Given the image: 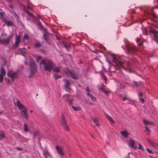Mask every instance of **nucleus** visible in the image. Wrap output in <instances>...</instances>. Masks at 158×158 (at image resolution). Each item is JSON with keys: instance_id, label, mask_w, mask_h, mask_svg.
I'll return each instance as SVG.
<instances>
[{"instance_id": "obj_1", "label": "nucleus", "mask_w": 158, "mask_h": 158, "mask_svg": "<svg viewBox=\"0 0 158 158\" xmlns=\"http://www.w3.org/2000/svg\"><path fill=\"white\" fill-rule=\"evenodd\" d=\"M113 60L115 63L118 69H119L120 68H122L127 72H131L132 67L130 62L127 61L122 62L118 59L116 57H113Z\"/></svg>"}, {"instance_id": "obj_2", "label": "nucleus", "mask_w": 158, "mask_h": 158, "mask_svg": "<svg viewBox=\"0 0 158 158\" xmlns=\"http://www.w3.org/2000/svg\"><path fill=\"white\" fill-rule=\"evenodd\" d=\"M40 66L41 68H44V71L50 72L53 69V63L51 60L44 59L40 63Z\"/></svg>"}, {"instance_id": "obj_3", "label": "nucleus", "mask_w": 158, "mask_h": 158, "mask_svg": "<svg viewBox=\"0 0 158 158\" xmlns=\"http://www.w3.org/2000/svg\"><path fill=\"white\" fill-rule=\"evenodd\" d=\"M17 105L19 109L20 110L21 114L23 117L27 120V119L28 116L27 113V110L25 106L18 100L17 102Z\"/></svg>"}, {"instance_id": "obj_4", "label": "nucleus", "mask_w": 158, "mask_h": 158, "mask_svg": "<svg viewBox=\"0 0 158 158\" xmlns=\"http://www.w3.org/2000/svg\"><path fill=\"white\" fill-rule=\"evenodd\" d=\"M30 66L31 75L29 76V77H31V76H33L36 70V65L34 60H31V61L30 63Z\"/></svg>"}, {"instance_id": "obj_5", "label": "nucleus", "mask_w": 158, "mask_h": 158, "mask_svg": "<svg viewBox=\"0 0 158 158\" xmlns=\"http://www.w3.org/2000/svg\"><path fill=\"white\" fill-rule=\"evenodd\" d=\"M8 78L7 81L8 83L11 84L14 80V77L16 73L11 71H8L7 73Z\"/></svg>"}, {"instance_id": "obj_6", "label": "nucleus", "mask_w": 158, "mask_h": 158, "mask_svg": "<svg viewBox=\"0 0 158 158\" xmlns=\"http://www.w3.org/2000/svg\"><path fill=\"white\" fill-rule=\"evenodd\" d=\"M65 72L67 75L71 77L73 79H76L78 78L77 75L75 73H73L69 70H67Z\"/></svg>"}, {"instance_id": "obj_7", "label": "nucleus", "mask_w": 158, "mask_h": 158, "mask_svg": "<svg viewBox=\"0 0 158 158\" xmlns=\"http://www.w3.org/2000/svg\"><path fill=\"white\" fill-rule=\"evenodd\" d=\"M135 143V140L132 139H130L127 144L129 146L135 149L136 148V147L134 146Z\"/></svg>"}, {"instance_id": "obj_8", "label": "nucleus", "mask_w": 158, "mask_h": 158, "mask_svg": "<svg viewBox=\"0 0 158 158\" xmlns=\"http://www.w3.org/2000/svg\"><path fill=\"white\" fill-rule=\"evenodd\" d=\"M20 42V37L19 36L16 35L15 37V44L13 45V48H15L18 47L19 44Z\"/></svg>"}, {"instance_id": "obj_9", "label": "nucleus", "mask_w": 158, "mask_h": 158, "mask_svg": "<svg viewBox=\"0 0 158 158\" xmlns=\"http://www.w3.org/2000/svg\"><path fill=\"white\" fill-rule=\"evenodd\" d=\"M147 141L150 144V145L155 149H156L158 147V144L155 143L152 140L150 139H147Z\"/></svg>"}, {"instance_id": "obj_10", "label": "nucleus", "mask_w": 158, "mask_h": 158, "mask_svg": "<svg viewBox=\"0 0 158 158\" xmlns=\"http://www.w3.org/2000/svg\"><path fill=\"white\" fill-rule=\"evenodd\" d=\"M127 49L128 52L134 53L136 51L135 48L132 46L129 45L127 46Z\"/></svg>"}, {"instance_id": "obj_11", "label": "nucleus", "mask_w": 158, "mask_h": 158, "mask_svg": "<svg viewBox=\"0 0 158 158\" xmlns=\"http://www.w3.org/2000/svg\"><path fill=\"white\" fill-rule=\"evenodd\" d=\"M43 154L45 158H52L51 154L46 148H45L43 152Z\"/></svg>"}, {"instance_id": "obj_12", "label": "nucleus", "mask_w": 158, "mask_h": 158, "mask_svg": "<svg viewBox=\"0 0 158 158\" xmlns=\"http://www.w3.org/2000/svg\"><path fill=\"white\" fill-rule=\"evenodd\" d=\"M56 148L57 152L59 155L61 156H63L64 155V153L63 152L61 148L60 147L56 146Z\"/></svg>"}, {"instance_id": "obj_13", "label": "nucleus", "mask_w": 158, "mask_h": 158, "mask_svg": "<svg viewBox=\"0 0 158 158\" xmlns=\"http://www.w3.org/2000/svg\"><path fill=\"white\" fill-rule=\"evenodd\" d=\"M4 21L5 23V24L7 26L12 27L13 25V23L10 21L5 19L4 20Z\"/></svg>"}, {"instance_id": "obj_14", "label": "nucleus", "mask_w": 158, "mask_h": 158, "mask_svg": "<svg viewBox=\"0 0 158 158\" xmlns=\"http://www.w3.org/2000/svg\"><path fill=\"white\" fill-rule=\"evenodd\" d=\"M86 94L88 96V98H89L92 101L94 102L96 101V98L93 96L91 94L89 93H87Z\"/></svg>"}, {"instance_id": "obj_15", "label": "nucleus", "mask_w": 158, "mask_h": 158, "mask_svg": "<svg viewBox=\"0 0 158 158\" xmlns=\"http://www.w3.org/2000/svg\"><path fill=\"white\" fill-rule=\"evenodd\" d=\"M10 37H8L5 39H2L1 40V44H6L9 43Z\"/></svg>"}, {"instance_id": "obj_16", "label": "nucleus", "mask_w": 158, "mask_h": 158, "mask_svg": "<svg viewBox=\"0 0 158 158\" xmlns=\"http://www.w3.org/2000/svg\"><path fill=\"white\" fill-rule=\"evenodd\" d=\"M120 133L125 138L127 137L129 135V134L126 130L121 131Z\"/></svg>"}, {"instance_id": "obj_17", "label": "nucleus", "mask_w": 158, "mask_h": 158, "mask_svg": "<svg viewBox=\"0 0 158 158\" xmlns=\"http://www.w3.org/2000/svg\"><path fill=\"white\" fill-rule=\"evenodd\" d=\"M143 122L144 124L146 126H145L148 127V126H151L153 124L152 123L149 122L148 121L145 119H143Z\"/></svg>"}, {"instance_id": "obj_18", "label": "nucleus", "mask_w": 158, "mask_h": 158, "mask_svg": "<svg viewBox=\"0 0 158 158\" xmlns=\"http://www.w3.org/2000/svg\"><path fill=\"white\" fill-rule=\"evenodd\" d=\"M5 74V72L3 69L2 65H1V68L0 69V76L4 77Z\"/></svg>"}, {"instance_id": "obj_19", "label": "nucleus", "mask_w": 158, "mask_h": 158, "mask_svg": "<svg viewBox=\"0 0 158 158\" xmlns=\"http://www.w3.org/2000/svg\"><path fill=\"white\" fill-rule=\"evenodd\" d=\"M72 108L75 111H78L81 110V107L79 106H72Z\"/></svg>"}, {"instance_id": "obj_20", "label": "nucleus", "mask_w": 158, "mask_h": 158, "mask_svg": "<svg viewBox=\"0 0 158 158\" xmlns=\"http://www.w3.org/2000/svg\"><path fill=\"white\" fill-rule=\"evenodd\" d=\"M61 123L63 126L66 124V122L65 118L63 117L62 116L61 117Z\"/></svg>"}, {"instance_id": "obj_21", "label": "nucleus", "mask_w": 158, "mask_h": 158, "mask_svg": "<svg viewBox=\"0 0 158 158\" xmlns=\"http://www.w3.org/2000/svg\"><path fill=\"white\" fill-rule=\"evenodd\" d=\"M145 129L144 131L146 133V134L147 135H149L150 132V130L149 129V127L147 126H145Z\"/></svg>"}, {"instance_id": "obj_22", "label": "nucleus", "mask_w": 158, "mask_h": 158, "mask_svg": "<svg viewBox=\"0 0 158 158\" xmlns=\"http://www.w3.org/2000/svg\"><path fill=\"white\" fill-rule=\"evenodd\" d=\"M139 94L138 95V97L139 98V99H140L142 101L143 103L144 102V100L143 98H142V92H139Z\"/></svg>"}, {"instance_id": "obj_23", "label": "nucleus", "mask_w": 158, "mask_h": 158, "mask_svg": "<svg viewBox=\"0 0 158 158\" xmlns=\"http://www.w3.org/2000/svg\"><path fill=\"white\" fill-rule=\"evenodd\" d=\"M100 89L103 91V92L106 95H108L109 94V91L108 90H106L105 89L103 88H101Z\"/></svg>"}, {"instance_id": "obj_24", "label": "nucleus", "mask_w": 158, "mask_h": 158, "mask_svg": "<svg viewBox=\"0 0 158 158\" xmlns=\"http://www.w3.org/2000/svg\"><path fill=\"white\" fill-rule=\"evenodd\" d=\"M92 120L93 121L94 123L96 124L97 126H99V124L98 123V121L97 119L96 118H92Z\"/></svg>"}, {"instance_id": "obj_25", "label": "nucleus", "mask_w": 158, "mask_h": 158, "mask_svg": "<svg viewBox=\"0 0 158 158\" xmlns=\"http://www.w3.org/2000/svg\"><path fill=\"white\" fill-rule=\"evenodd\" d=\"M41 46V44L39 43H37L35 44H34V47L36 48H39Z\"/></svg>"}, {"instance_id": "obj_26", "label": "nucleus", "mask_w": 158, "mask_h": 158, "mask_svg": "<svg viewBox=\"0 0 158 158\" xmlns=\"http://www.w3.org/2000/svg\"><path fill=\"white\" fill-rule=\"evenodd\" d=\"M52 69L54 72L56 73H58L60 72L59 68L58 67L53 68Z\"/></svg>"}, {"instance_id": "obj_27", "label": "nucleus", "mask_w": 158, "mask_h": 158, "mask_svg": "<svg viewBox=\"0 0 158 158\" xmlns=\"http://www.w3.org/2000/svg\"><path fill=\"white\" fill-rule=\"evenodd\" d=\"M23 130L25 131H28V127L25 123H24V124Z\"/></svg>"}, {"instance_id": "obj_28", "label": "nucleus", "mask_w": 158, "mask_h": 158, "mask_svg": "<svg viewBox=\"0 0 158 158\" xmlns=\"http://www.w3.org/2000/svg\"><path fill=\"white\" fill-rule=\"evenodd\" d=\"M64 81L65 82L64 85H69L70 84V82L67 79H64Z\"/></svg>"}, {"instance_id": "obj_29", "label": "nucleus", "mask_w": 158, "mask_h": 158, "mask_svg": "<svg viewBox=\"0 0 158 158\" xmlns=\"http://www.w3.org/2000/svg\"><path fill=\"white\" fill-rule=\"evenodd\" d=\"M122 100L123 101H124L125 100H130V98L128 96H125L123 98Z\"/></svg>"}, {"instance_id": "obj_30", "label": "nucleus", "mask_w": 158, "mask_h": 158, "mask_svg": "<svg viewBox=\"0 0 158 158\" xmlns=\"http://www.w3.org/2000/svg\"><path fill=\"white\" fill-rule=\"evenodd\" d=\"M61 76L60 75H59L57 74H55L54 75V77L56 80H57L58 78H60Z\"/></svg>"}, {"instance_id": "obj_31", "label": "nucleus", "mask_w": 158, "mask_h": 158, "mask_svg": "<svg viewBox=\"0 0 158 158\" xmlns=\"http://www.w3.org/2000/svg\"><path fill=\"white\" fill-rule=\"evenodd\" d=\"M63 126L65 130L68 131H69V126L67 124H66L64 125Z\"/></svg>"}, {"instance_id": "obj_32", "label": "nucleus", "mask_w": 158, "mask_h": 158, "mask_svg": "<svg viewBox=\"0 0 158 158\" xmlns=\"http://www.w3.org/2000/svg\"><path fill=\"white\" fill-rule=\"evenodd\" d=\"M130 102L129 103L130 104H131L134 105L136 103L135 101L134 100H131L130 99V100H128Z\"/></svg>"}, {"instance_id": "obj_33", "label": "nucleus", "mask_w": 158, "mask_h": 158, "mask_svg": "<svg viewBox=\"0 0 158 158\" xmlns=\"http://www.w3.org/2000/svg\"><path fill=\"white\" fill-rule=\"evenodd\" d=\"M107 118L108 119H109L110 120V121L111 122H112L113 123H114V121L112 119V118L110 116L108 115L107 116Z\"/></svg>"}, {"instance_id": "obj_34", "label": "nucleus", "mask_w": 158, "mask_h": 158, "mask_svg": "<svg viewBox=\"0 0 158 158\" xmlns=\"http://www.w3.org/2000/svg\"><path fill=\"white\" fill-rule=\"evenodd\" d=\"M138 144V146H139V147H138V148L139 149L143 151H144V150L143 149V148L142 147L141 145V144H140V143H139Z\"/></svg>"}, {"instance_id": "obj_35", "label": "nucleus", "mask_w": 158, "mask_h": 158, "mask_svg": "<svg viewBox=\"0 0 158 158\" xmlns=\"http://www.w3.org/2000/svg\"><path fill=\"white\" fill-rule=\"evenodd\" d=\"M64 86L66 91H68L69 90V85H64Z\"/></svg>"}, {"instance_id": "obj_36", "label": "nucleus", "mask_w": 158, "mask_h": 158, "mask_svg": "<svg viewBox=\"0 0 158 158\" xmlns=\"http://www.w3.org/2000/svg\"><path fill=\"white\" fill-rule=\"evenodd\" d=\"M146 150H147V152L148 153H150L151 154H153V152H152V150H151L150 149L148 148H146Z\"/></svg>"}, {"instance_id": "obj_37", "label": "nucleus", "mask_w": 158, "mask_h": 158, "mask_svg": "<svg viewBox=\"0 0 158 158\" xmlns=\"http://www.w3.org/2000/svg\"><path fill=\"white\" fill-rule=\"evenodd\" d=\"M41 58V56H39L36 57V61L38 62L40 60Z\"/></svg>"}, {"instance_id": "obj_38", "label": "nucleus", "mask_w": 158, "mask_h": 158, "mask_svg": "<svg viewBox=\"0 0 158 158\" xmlns=\"http://www.w3.org/2000/svg\"><path fill=\"white\" fill-rule=\"evenodd\" d=\"M0 136H1L2 137H3L4 136V133L0 130Z\"/></svg>"}, {"instance_id": "obj_39", "label": "nucleus", "mask_w": 158, "mask_h": 158, "mask_svg": "<svg viewBox=\"0 0 158 158\" xmlns=\"http://www.w3.org/2000/svg\"><path fill=\"white\" fill-rule=\"evenodd\" d=\"M69 103L70 105H72L73 104V99H69Z\"/></svg>"}, {"instance_id": "obj_40", "label": "nucleus", "mask_w": 158, "mask_h": 158, "mask_svg": "<svg viewBox=\"0 0 158 158\" xmlns=\"http://www.w3.org/2000/svg\"><path fill=\"white\" fill-rule=\"evenodd\" d=\"M102 77H103V78L104 80V81H105V83H106V80H107L106 78L104 75H102Z\"/></svg>"}, {"instance_id": "obj_41", "label": "nucleus", "mask_w": 158, "mask_h": 158, "mask_svg": "<svg viewBox=\"0 0 158 158\" xmlns=\"http://www.w3.org/2000/svg\"><path fill=\"white\" fill-rule=\"evenodd\" d=\"M69 94H65L64 96V98H65L66 97L68 98L69 97Z\"/></svg>"}, {"instance_id": "obj_42", "label": "nucleus", "mask_w": 158, "mask_h": 158, "mask_svg": "<svg viewBox=\"0 0 158 158\" xmlns=\"http://www.w3.org/2000/svg\"><path fill=\"white\" fill-rule=\"evenodd\" d=\"M85 90L87 92V93H89V92L90 91V90L88 87H87L85 89Z\"/></svg>"}, {"instance_id": "obj_43", "label": "nucleus", "mask_w": 158, "mask_h": 158, "mask_svg": "<svg viewBox=\"0 0 158 158\" xmlns=\"http://www.w3.org/2000/svg\"><path fill=\"white\" fill-rule=\"evenodd\" d=\"M3 77L2 76H0V82H1L3 80Z\"/></svg>"}, {"instance_id": "obj_44", "label": "nucleus", "mask_w": 158, "mask_h": 158, "mask_svg": "<svg viewBox=\"0 0 158 158\" xmlns=\"http://www.w3.org/2000/svg\"><path fill=\"white\" fill-rule=\"evenodd\" d=\"M24 38L27 40L28 39V36L27 35H25L24 36Z\"/></svg>"}, {"instance_id": "obj_45", "label": "nucleus", "mask_w": 158, "mask_h": 158, "mask_svg": "<svg viewBox=\"0 0 158 158\" xmlns=\"http://www.w3.org/2000/svg\"><path fill=\"white\" fill-rule=\"evenodd\" d=\"M139 82H134V83H135L134 84H135V85H136V87L137 86Z\"/></svg>"}, {"instance_id": "obj_46", "label": "nucleus", "mask_w": 158, "mask_h": 158, "mask_svg": "<svg viewBox=\"0 0 158 158\" xmlns=\"http://www.w3.org/2000/svg\"><path fill=\"white\" fill-rule=\"evenodd\" d=\"M24 63H25V64L26 65H28V63H27V61H25L24 62Z\"/></svg>"}, {"instance_id": "obj_47", "label": "nucleus", "mask_w": 158, "mask_h": 158, "mask_svg": "<svg viewBox=\"0 0 158 158\" xmlns=\"http://www.w3.org/2000/svg\"><path fill=\"white\" fill-rule=\"evenodd\" d=\"M28 14L29 15H30L31 16H32V14H31V13H28Z\"/></svg>"}, {"instance_id": "obj_48", "label": "nucleus", "mask_w": 158, "mask_h": 158, "mask_svg": "<svg viewBox=\"0 0 158 158\" xmlns=\"http://www.w3.org/2000/svg\"><path fill=\"white\" fill-rule=\"evenodd\" d=\"M17 148L19 150H21V148Z\"/></svg>"}, {"instance_id": "obj_49", "label": "nucleus", "mask_w": 158, "mask_h": 158, "mask_svg": "<svg viewBox=\"0 0 158 158\" xmlns=\"http://www.w3.org/2000/svg\"><path fill=\"white\" fill-rule=\"evenodd\" d=\"M107 62L109 63L110 64V61L109 60H107Z\"/></svg>"}, {"instance_id": "obj_50", "label": "nucleus", "mask_w": 158, "mask_h": 158, "mask_svg": "<svg viewBox=\"0 0 158 158\" xmlns=\"http://www.w3.org/2000/svg\"><path fill=\"white\" fill-rule=\"evenodd\" d=\"M126 158H130L129 156H126Z\"/></svg>"}, {"instance_id": "obj_51", "label": "nucleus", "mask_w": 158, "mask_h": 158, "mask_svg": "<svg viewBox=\"0 0 158 158\" xmlns=\"http://www.w3.org/2000/svg\"><path fill=\"white\" fill-rule=\"evenodd\" d=\"M44 37L45 39L46 40H47L46 38L45 37V35H44Z\"/></svg>"}, {"instance_id": "obj_52", "label": "nucleus", "mask_w": 158, "mask_h": 158, "mask_svg": "<svg viewBox=\"0 0 158 158\" xmlns=\"http://www.w3.org/2000/svg\"><path fill=\"white\" fill-rule=\"evenodd\" d=\"M90 104L91 105H93V103H90Z\"/></svg>"}, {"instance_id": "obj_53", "label": "nucleus", "mask_w": 158, "mask_h": 158, "mask_svg": "<svg viewBox=\"0 0 158 158\" xmlns=\"http://www.w3.org/2000/svg\"><path fill=\"white\" fill-rule=\"evenodd\" d=\"M113 66L114 67H115V68H116V67H115L114 65H113Z\"/></svg>"}, {"instance_id": "obj_54", "label": "nucleus", "mask_w": 158, "mask_h": 158, "mask_svg": "<svg viewBox=\"0 0 158 158\" xmlns=\"http://www.w3.org/2000/svg\"><path fill=\"white\" fill-rule=\"evenodd\" d=\"M5 24H4L3 25V26H5Z\"/></svg>"}, {"instance_id": "obj_55", "label": "nucleus", "mask_w": 158, "mask_h": 158, "mask_svg": "<svg viewBox=\"0 0 158 158\" xmlns=\"http://www.w3.org/2000/svg\"><path fill=\"white\" fill-rule=\"evenodd\" d=\"M91 135V136H92V137H93V136H92V135Z\"/></svg>"}, {"instance_id": "obj_56", "label": "nucleus", "mask_w": 158, "mask_h": 158, "mask_svg": "<svg viewBox=\"0 0 158 158\" xmlns=\"http://www.w3.org/2000/svg\"><path fill=\"white\" fill-rule=\"evenodd\" d=\"M40 148H42V147H41V146H40Z\"/></svg>"}]
</instances>
